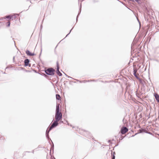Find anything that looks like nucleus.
<instances>
[{
	"label": "nucleus",
	"instance_id": "35",
	"mask_svg": "<svg viewBox=\"0 0 159 159\" xmlns=\"http://www.w3.org/2000/svg\"><path fill=\"white\" fill-rule=\"evenodd\" d=\"M32 152H33V153H34V151H33Z\"/></svg>",
	"mask_w": 159,
	"mask_h": 159
},
{
	"label": "nucleus",
	"instance_id": "7",
	"mask_svg": "<svg viewBox=\"0 0 159 159\" xmlns=\"http://www.w3.org/2000/svg\"><path fill=\"white\" fill-rule=\"evenodd\" d=\"M26 53L27 54V55L29 56H33L35 55L33 53H31L29 50H27L26 51Z\"/></svg>",
	"mask_w": 159,
	"mask_h": 159
},
{
	"label": "nucleus",
	"instance_id": "16",
	"mask_svg": "<svg viewBox=\"0 0 159 159\" xmlns=\"http://www.w3.org/2000/svg\"><path fill=\"white\" fill-rule=\"evenodd\" d=\"M144 131V130L143 129H140L139 130V133H138L135 134V135H136L139 133H142Z\"/></svg>",
	"mask_w": 159,
	"mask_h": 159
},
{
	"label": "nucleus",
	"instance_id": "8",
	"mask_svg": "<svg viewBox=\"0 0 159 159\" xmlns=\"http://www.w3.org/2000/svg\"><path fill=\"white\" fill-rule=\"evenodd\" d=\"M48 128L47 129L46 132V137L48 139H51L49 136V131L51 130H49V128L48 129Z\"/></svg>",
	"mask_w": 159,
	"mask_h": 159
},
{
	"label": "nucleus",
	"instance_id": "12",
	"mask_svg": "<svg viewBox=\"0 0 159 159\" xmlns=\"http://www.w3.org/2000/svg\"><path fill=\"white\" fill-rule=\"evenodd\" d=\"M134 76L137 79H138L140 80V79L139 78L138 76L139 74H137L136 73H135V74H133Z\"/></svg>",
	"mask_w": 159,
	"mask_h": 159
},
{
	"label": "nucleus",
	"instance_id": "6",
	"mask_svg": "<svg viewBox=\"0 0 159 159\" xmlns=\"http://www.w3.org/2000/svg\"><path fill=\"white\" fill-rule=\"evenodd\" d=\"M30 60L28 59H25L24 60L25 66H28L30 67L31 66L30 64H29Z\"/></svg>",
	"mask_w": 159,
	"mask_h": 159
},
{
	"label": "nucleus",
	"instance_id": "25",
	"mask_svg": "<svg viewBox=\"0 0 159 159\" xmlns=\"http://www.w3.org/2000/svg\"><path fill=\"white\" fill-rule=\"evenodd\" d=\"M129 1H131L132 2H134V0H129Z\"/></svg>",
	"mask_w": 159,
	"mask_h": 159
},
{
	"label": "nucleus",
	"instance_id": "33",
	"mask_svg": "<svg viewBox=\"0 0 159 159\" xmlns=\"http://www.w3.org/2000/svg\"><path fill=\"white\" fill-rule=\"evenodd\" d=\"M134 135H132V137H134Z\"/></svg>",
	"mask_w": 159,
	"mask_h": 159
},
{
	"label": "nucleus",
	"instance_id": "29",
	"mask_svg": "<svg viewBox=\"0 0 159 159\" xmlns=\"http://www.w3.org/2000/svg\"><path fill=\"white\" fill-rule=\"evenodd\" d=\"M14 58H15V57H13V60H14Z\"/></svg>",
	"mask_w": 159,
	"mask_h": 159
},
{
	"label": "nucleus",
	"instance_id": "21",
	"mask_svg": "<svg viewBox=\"0 0 159 159\" xmlns=\"http://www.w3.org/2000/svg\"><path fill=\"white\" fill-rule=\"evenodd\" d=\"M138 3H139L140 0H135Z\"/></svg>",
	"mask_w": 159,
	"mask_h": 159
},
{
	"label": "nucleus",
	"instance_id": "1",
	"mask_svg": "<svg viewBox=\"0 0 159 159\" xmlns=\"http://www.w3.org/2000/svg\"><path fill=\"white\" fill-rule=\"evenodd\" d=\"M55 70L53 68H51L45 70V73L48 75H54V72Z\"/></svg>",
	"mask_w": 159,
	"mask_h": 159
},
{
	"label": "nucleus",
	"instance_id": "2",
	"mask_svg": "<svg viewBox=\"0 0 159 159\" xmlns=\"http://www.w3.org/2000/svg\"><path fill=\"white\" fill-rule=\"evenodd\" d=\"M56 120H60L62 118V114L61 112H56L55 116Z\"/></svg>",
	"mask_w": 159,
	"mask_h": 159
},
{
	"label": "nucleus",
	"instance_id": "30",
	"mask_svg": "<svg viewBox=\"0 0 159 159\" xmlns=\"http://www.w3.org/2000/svg\"><path fill=\"white\" fill-rule=\"evenodd\" d=\"M16 15H17V16H19V15L17 14H16Z\"/></svg>",
	"mask_w": 159,
	"mask_h": 159
},
{
	"label": "nucleus",
	"instance_id": "27",
	"mask_svg": "<svg viewBox=\"0 0 159 159\" xmlns=\"http://www.w3.org/2000/svg\"><path fill=\"white\" fill-rule=\"evenodd\" d=\"M121 3H122L125 6V3H123V2H121Z\"/></svg>",
	"mask_w": 159,
	"mask_h": 159
},
{
	"label": "nucleus",
	"instance_id": "19",
	"mask_svg": "<svg viewBox=\"0 0 159 159\" xmlns=\"http://www.w3.org/2000/svg\"><path fill=\"white\" fill-rule=\"evenodd\" d=\"M6 18L8 19H11V16H6Z\"/></svg>",
	"mask_w": 159,
	"mask_h": 159
},
{
	"label": "nucleus",
	"instance_id": "20",
	"mask_svg": "<svg viewBox=\"0 0 159 159\" xmlns=\"http://www.w3.org/2000/svg\"><path fill=\"white\" fill-rule=\"evenodd\" d=\"M72 29H73V28H72V29L70 30V32L69 33H68V34L66 35V36L65 38H66V37H67V36H68V35L70 34V32H71V30H72Z\"/></svg>",
	"mask_w": 159,
	"mask_h": 159
},
{
	"label": "nucleus",
	"instance_id": "22",
	"mask_svg": "<svg viewBox=\"0 0 159 159\" xmlns=\"http://www.w3.org/2000/svg\"><path fill=\"white\" fill-rule=\"evenodd\" d=\"M95 81V80H88L87 81H86V82H90V81Z\"/></svg>",
	"mask_w": 159,
	"mask_h": 159
},
{
	"label": "nucleus",
	"instance_id": "18",
	"mask_svg": "<svg viewBox=\"0 0 159 159\" xmlns=\"http://www.w3.org/2000/svg\"><path fill=\"white\" fill-rule=\"evenodd\" d=\"M10 25V21H8L7 22V27L9 26Z\"/></svg>",
	"mask_w": 159,
	"mask_h": 159
},
{
	"label": "nucleus",
	"instance_id": "36",
	"mask_svg": "<svg viewBox=\"0 0 159 159\" xmlns=\"http://www.w3.org/2000/svg\"><path fill=\"white\" fill-rule=\"evenodd\" d=\"M13 16H11L12 17H13Z\"/></svg>",
	"mask_w": 159,
	"mask_h": 159
},
{
	"label": "nucleus",
	"instance_id": "26",
	"mask_svg": "<svg viewBox=\"0 0 159 159\" xmlns=\"http://www.w3.org/2000/svg\"><path fill=\"white\" fill-rule=\"evenodd\" d=\"M51 159H56L54 157H51Z\"/></svg>",
	"mask_w": 159,
	"mask_h": 159
},
{
	"label": "nucleus",
	"instance_id": "5",
	"mask_svg": "<svg viewBox=\"0 0 159 159\" xmlns=\"http://www.w3.org/2000/svg\"><path fill=\"white\" fill-rule=\"evenodd\" d=\"M128 130V129L125 127H123L121 129V133L122 134H124Z\"/></svg>",
	"mask_w": 159,
	"mask_h": 159
},
{
	"label": "nucleus",
	"instance_id": "11",
	"mask_svg": "<svg viewBox=\"0 0 159 159\" xmlns=\"http://www.w3.org/2000/svg\"><path fill=\"white\" fill-rule=\"evenodd\" d=\"M56 99L58 100H61V97L60 95L58 94H57L56 95Z\"/></svg>",
	"mask_w": 159,
	"mask_h": 159
},
{
	"label": "nucleus",
	"instance_id": "23",
	"mask_svg": "<svg viewBox=\"0 0 159 159\" xmlns=\"http://www.w3.org/2000/svg\"><path fill=\"white\" fill-rule=\"evenodd\" d=\"M65 74L66 75V76L67 77H68V78H71V77H70V76H69L67 75H66V74Z\"/></svg>",
	"mask_w": 159,
	"mask_h": 159
},
{
	"label": "nucleus",
	"instance_id": "14",
	"mask_svg": "<svg viewBox=\"0 0 159 159\" xmlns=\"http://www.w3.org/2000/svg\"><path fill=\"white\" fill-rule=\"evenodd\" d=\"M137 71V69L136 68H134L133 69V74H135V73H136Z\"/></svg>",
	"mask_w": 159,
	"mask_h": 159
},
{
	"label": "nucleus",
	"instance_id": "34",
	"mask_svg": "<svg viewBox=\"0 0 159 159\" xmlns=\"http://www.w3.org/2000/svg\"><path fill=\"white\" fill-rule=\"evenodd\" d=\"M16 16H14V18H16Z\"/></svg>",
	"mask_w": 159,
	"mask_h": 159
},
{
	"label": "nucleus",
	"instance_id": "3",
	"mask_svg": "<svg viewBox=\"0 0 159 159\" xmlns=\"http://www.w3.org/2000/svg\"><path fill=\"white\" fill-rule=\"evenodd\" d=\"M59 121L56 120H54L49 127V130H51L53 128H54L57 126L58 125V122Z\"/></svg>",
	"mask_w": 159,
	"mask_h": 159
},
{
	"label": "nucleus",
	"instance_id": "15",
	"mask_svg": "<svg viewBox=\"0 0 159 159\" xmlns=\"http://www.w3.org/2000/svg\"><path fill=\"white\" fill-rule=\"evenodd\" d=\"M137 71V69L136 68H134L133 69V74H135V73H136Z\"/></svg>",
	"mask_w": 159,
	"mask_h": 159
},
{
	"label": "nucleus",
	"instance_id": "13",
	"mask_svg": "<svg viewBox=\"0 0 159 159\" xmlns=\"http://www.w3.org/2000/svg\"><path fill=\"white\" fill-rule=\"evenodd\" d=\"M81 4L80 5V11L78 13V16H77V18H76V21H77V20H78V15H79V14L80 13V12H81Z\"/></svg>",
	"mask_w": 159,
	"mask_h": 159
},
{
	"label": "nucleus",
	"instance_id": "37",
	"mask_svg": "<svg viewBox=\"0 0 159 159\" xmlns=\"http://www.w3.org/2000/svg\"><path fill=\"white\" fill-rule=\"evenodd\" d=\"M159 103V101H157Z\"/></svg>",
	"mask_w": 159,
	"mask_h": 159
},
{
	"label": "nucleus",
	"instance_id": "4",
	"mask_svg": "<svg viewBox=\"0 0 159 159\" xmlns=\"http://www.w3.org/2000/svg\"><path fill=\"white\" fill-rule=\"evenodd\" d=\"M57 70L56 72L57 74L59 76L62 75V74L59 71V63L58 61L57 62Z\"/></svg>",
	"mask_w": 159,
	"mask_h": 159
},
{
	"label": "nucleus",
	"instance_id": "24",
	"mask_svg": "<svg viewBox=\"0 0 159 159\" xmlns=\"http://www.w3.org/2000/svg\"><path fill=\"white\" fill-rule=\"evenodd\" d=\"M53 148H54V145L53 144V146L51 147V149H52L53 150Z\"/></svg>",
	"mask_w": 159,
	"mask_h": 159
},
{
	"label": "nucleus",
	"instance_id": "28",
	"mask_svg": "<svg viewBox=\"0 0 159 159\" xmlns=\"http://www.w3.org/2000/svg\"><path fill=\"white\" fill-rule=\"evenodd\" d=\"M111 142V140H108V142Z\"/></svg>",
	"mask_w": 159,
	"mask_h": 159
},
{
	"label": "nucleus",
	"instance_id": "17",
	"mask_svg": "<svg viewBox=\"0 0 159 159\" xmlns=\"http://www.w3.org/2000/svg\"><path fill=\"white\" fill-rule=\"evenodd\" d=\"M111 156H112V159H115V152H114L113 153V154H112V152H111Z\"/></svg>",
	"mask_w": 159,
	"mask_h": 159
},
{
	"label": "nucleus",
	"instance_id": "10",
	"mask_svg": "<svg viewBox=\"0 0 159 159\" xmlns=\"http://www.w3.org/2000/svg\"><path fill=\"white\" fill-rule=\"evenodd\" d=\"M155 97L157 101H159V95L157 94H156L155 95Z\"/></svg>",
	"mask_w": 159,
	"mask_h": 159
},
{
	"label": "nucleus",
	"instance_id": "31",
	"mask_svg": "<svg viewBox=\"0 0 159 159\" xmlns=\"http://www.w3.org/2000/svg\"><path fill=\"white\" fill-rule=\"evenodd\" d=\"M75 80H76V81H78V80H77L75 79Z\"/></svg>",
	"mask_w": 159,
	"mask_h": 159
},
{
	"label": "nucleus",
	"instance_id": "32",
	"mask_svg": "<svg viewBox=\"0 0 159 159\" xmlns=\"http://www.w3.org/2000/svg\"><path fill=\"white\" fill-rule=\"evenodd\" d=\"M42 49H41V53H40V54H41V52H42Z\"/></svg>",
	"mask_w": 159,
	"mask_h": 159
},
{
	"label": "nucleus",
	"instance_id": "9",
	"mask_svg": "<svg viewBox=\"0 0 159 159\" xmlns=\"http://www.w3.org/2000/svg\"><path fill=\"white\" fill-rule=\"evenodd\" d=\"M56 112H60L59 104H57Z\"/></svg>",
	"mask_w": 159,
	"mask_h": 159
}]
</instances>
